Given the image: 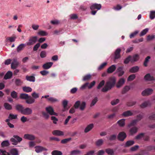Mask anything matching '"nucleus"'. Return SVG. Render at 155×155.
Wrapping results in <instances>:
<instances>
[{
  "label": "nucleus",
  "instance_id": "obj_36",
  "mask_svg": "<svg viewBox=\"0 0 155 155\" xmlns=\"http://www.w3.org/2000/svg\"><path fill=\"white\" fill-rule=\"evenodd\" d=\"M125 119H122L118 121L117 123L120 126L122 127L124 126L125 125Z\"/></svg>",
  "mask_w": 155,
  "mask_h": 155
},
{
  "label": "nucleus",
  "instance_id": "obj_34",
  "mask_svg": "<svg viewBox=\"0 0 155 155\" xmlns=\"http://www.w3.org/2000/svg\"><path fill=\"white\" fill-rule=\"evenodd\" d=\"M134 143V141L132 140H129L126 142L125 145V147H127L133 145Z\"/></svg>",
  "mask_w": 155,
  "mask_h": 155
},
{
  "label": "nucleus",
  "instance_id": "obj_3",
  "mask_svg": "<svg viewBox=\"0 0 155 155\" xmlns=\"http://www.w3.org/2000/svg\"><path fill=\"white\" fill-rule=\"evenodd\" d=\"M37 40V37L36 36H33L31 37L28 42L26 43V44L28 46L31 45L35 43Z\"/></svg>",
  "mask_w": 155,
  "mask_h": 155
},
{
  "label": "nucleus",
  "instance_id": "obj_35",
  "mask_svg": "<svg viewBox=\"0 0 155 155\" xmlns=\"http://www.w3.org/2000/svg\"><path fill=\"white\" fill-rule=\"evenodd\" d=\"M138 128L137 127H134L131 128L130 130V132L131 134H134L137 132Z\"/></svg>",
  "mask_w": 155,
  "mask_h": 155
},
{
  "label": "nucleus",
  "instance_id": "obj_25",
  "mask_svg": "<svg viewBox=\"0 0 155 155\" xmlns=\"http://www.w3.org/2000/svg\"><path fill=\"white\" fill-rule=\"evenodd\" d=\"M35 100L31 97L30 96H29V98H28L26 100V103L28 104H31L34 103L35 102Z\"/></svg>",
  "mask_w": 155,
  "mask_h": 155
},
{
  "label": "nucleus",
  "instance_id": "obj_42",
  "mask_svg": "<svg viewBox=\"0 0 155 155\" xmlns=\"http://www.w3.org/2000/svg\"><path fill=\"white\" fill-rule=\"evenodd\" d=\"M4 107L5 108L8 110H10L12 109V106L8 103H5L4 104Z\"/></svg>",
  "mask_w": 155,
  "mask_h": 155
},
{
  "label": "nucleus",
  "instance_id": "obj_5",
  "mask_svg": "<svg viewBox=\"0 0 155 155\" xmlns=\"http://www.w3.org/2000/svg\"><path fill=\"white\" fill-rule=\"evenodd\" d=\"M153 90L151 88H148L144 90L142 93V95L143 96H147L151 94Z\"/></svg>",
  "mask_w": 155,
  "mask_h": 155
},
{
  "label": "nucleus",
  "instance_id": "obj_13",
  "mask_svg": "<svg viewBox=\"0 0 155 155\" xmlns=\"http://www.w3.org/2000/svg\"><path fill=\"white\" fill-rule=\"evenodd\" d=\"M14 83L16 86H21L23 83L22 80L18 78H16L15 79Z\"/></svg>",
  "mask_w": 155,
  "mask_h": 155
},
{
  "label": "nucleus",
  "instance_id": "obj_22",
  "mask_svg": "<svg viewBox=\"0 0 155 155\" xmlns=\"http://www.w3.org/2000/svg\"><path fill=\"white\" fill-rule=\"evenodd\" d=\"M144 79L145 80L148 81H151L154 80V78L151 76L149 74H147L145 76Z\"/></svg>",
  "mask_w": 155,
  "mask_h": 155
},
{
  "label": "nucleus",
  "instance_id": "obj_8",
  "mask_svg": "<svg viewBox=\"0 0 155 155\" xmlns=\"http://www.w3.org/2000/svg\"><path fill=\"white\" fill-rule=\"evenodd\" d=\"M32 110L30 108L27 107L24 108L22 114L25 115H29L32 114Z\"/></svg>",
  "mask_w": 155,
  "mask_h": 155
},
{
  "label": "nucleus",
  "instance_id": "obj_31",
  "mask_svg": "<svg viewBox=\"0 0 155 155\" xmlns=\"http://www.w3.org/2000/svg\"><path fill=\"white\" fill-rule=\"evenodd\" d=\"M15 108L17 110L22 113V111L24 109V108L22 105L20 104L17 105L16 106Z\"/></svg>",
  "mask_w": 155,
  "mask_h": 155
},
{
  "label": "nucleus",
  "instance_id": "obj_28",
  "mask_svg": "<svg viewBox=\"0 0 155 155\" xmlns=\"http://www.w3.org/2000/svg\"><path fill=\"white\" fill-rule=\"evenodd\" d=\"M139 59V55L136 54L134 55L132 57H131V61L132 62L137 61Z\"/></svg>",
  "mask_w": 155,
  "mask_h": 155
},
{
  "label": "nucleus",
  "instance_id": "obj_38",
  "mask_svg": "<svg viewBox=\"0 0 155 155\" xmlns=\"http://www.w3.org/2000/svg\"><path fill=\"white\" fill-rule=\"evenodd\" d=\"M23 91L26 92H29L32 91V88L29 87H23Z\"/></svg>",
  "mask_w": 155,
  "mask_h": 155
},
{
  "label": "nucleus",
  "instance_id": "obj_45",
  "mask_svg": "<svg viewBox=\"0 0 155 155\" xmlns=\"http://www.w3.org/2000/svg\"><path fill=\"white\" fill-rule=\"evenodd\" d=\"M40 55L41 58H45L46 56L47 53L45 51H42L40 53Z\"/></svg>",
  "mask_w": 155,
  "mask_h": 155
},
{
  "label": "nucleus",
  "instance_id": "obj_40",
  "mask_svg": "<svg viewBox=\"0 0 155 155\" xmlns=\"http://www.w3.org/2000/svg\"><path fill=\"white\" fill-rule=\"evenodd\" d=\"M105 151L106 152V153H107L108 154L110 155H114V152L113 151V150L112 149L110 148H108L106 149Z\"/></svg>",
  "mask_w": 155,
  "mask_h": 155
},
{
  "label": "nucleus",
  "instance_id": "obj_52",
  "mask_svg": "<svg viewBox=\"0 0 155 155\" xmlns=\"http://www.w3.org/2000/svg\"><path fill=\"white\" fill-rule=\"evenodd\" d=\"M11 95L13 98H16L17 97V93L15 91H13L11 93Z\"/></svg>",
  "mask_w": 155,
  "mask_h": 155
},
{
  "label": "nucleus",
  "instance_id": "obj_54",
  "mask_svg": "<svg viewBox=\"0 0 155 155\" xmlns=\"http://www.w3.org/2000/svg\"><path fill=\"white\" fill-rule=\"evenodd\" d=\"M86 103L85 102H82L80 104V109L81 110H83L85 107Z\"/></svg>",
  "mask_w": 155,
  "mask_h": 155
},
{
  "label": "nucleus",
  "instance_id": "obj_18",
  "mask_svg": "<svg viewBox=\"0 0 155 155\" xmlns=\"http://www.w3.org/2000/svg\"><path fill=\"white\" fill-rule=\"evenodd\" d=\"M53 64V63L51 62H47L43 64L42 67L45 69H48L50 68Z\"/></svg>",
  "mask_w": 155,
  "mask_h": 155
},
{
  "label": "nucleus",
  "instance_id": "obj_27",
  "mask_svg": "<svg viewBox=\"0 0 155 155\" xmlns=\"http://www.w3.org/2000/svg\"><path fill=\"white\" fill-rule=\"evenodd\" d=\"M151 104L149 101H145L143 103L140 105L141 107L144 108L146 107L150 106Z\"/></svg>",
  "mask_w": 155,
  "mask_h": 155
},
{
  "label": "nucleus",
  "instance_id": "obj_64",
  "mask_svg": "<svg viewBox=\"0 0 155 155\" xmlns=\"http://www.w3.org/2000/svg\"><path fill=\"white\" fill-rule=\"evenodd\" d=\"M139 32V31H135L134 32H133L130 34V38H131L133 37H134Z\"/></svg>",
  "mask_w": 155,
  "mask_h": 155
},
{
  "label": "nucleus",
  "instance_id": "obj_7",
  "mask_svg": "<svg viewBox=\"0 0 155 155\" xmlns=\"http://www.w3.org/2000/svg\"><path fill=\"white\" fill-rule=\"evenodd\" d=\"M46 110L47 112L51 115H57V113L54 112L53 109L51 106H49L46 108Z\"/></svg>",
  "mask_w": 155,
  "mask_h": 155
},
{
  "label": "nucleus",
  "instance_id": "obj_57",
  "mask_svg": "<svg viewBox=\"0 0 155 155\" xmlns=\"http://www.w3.org/2000/svg\"><path fill=\"white\" fill-rule=\"evenodd\" d=\"M8 118L10 120L16 119L17 118V115L16 114H10L8 116Z\"/></svg>",
  "mask_w": 155,
  "mask_h": 155
},
{
  "label": "nucleus",
  "instance_id": "obj_30",
  "mask_svg": "<svg viewBox=\"0 0 155 155\" xmlns=\"http://www.w3.org/2000/svg\"><path fill=\"white\" fill-rule=\"evenodd\" d=\"M70 153L71 155H77L81 154V152L79 150H76L71 151Z\"/></svg>",
  "mask_w": 155,
  "mask_h": 155
},
{
  "label": "nucleus",
  "instance_id": "obj_46",
  "mask_svg": "<svg viewBox=\"0 0 155 155\" xmlns=\"http://www.w3.org/2000/svg\"><path fill=\"white\" fill-rule=\"evenodd\" d=\"M69 17L70 19L75 20L78 18V16L76 14H71L69 15Z\"/></svg>",
  "mask_w": 155,
  "mask_h": 155
},
{
  "label": "nucleus",
  "instance_id": "obj_2",
  "mask_svg": "<svg viewBox=\"0 0 155 155\" xmlns=\"http://www.w3.org/2000/svg\"><path fill=\"white\" fill-rule=\"evenodd\" d=\"M22 140V138L16 135H13V137L10 139V141L12 143V144L14 145H17L18 143H20Z\"/></svg>",
  "mask_w": 155,
  "mask_h": 155
},
{
  "label": "nucleus",
  "instance_id": "obj_55",
  "mask_svg": "<svg viewBox=\"0 0 155 155\" xmlns=\"http://www.w3.org/2000/svg\"><path fill=\"white\" fill-rule=\"evenodd\" d=\"M98 101L97 98V97H95L92 101V102L90 104V106L92 107L94 106Z\"/></svg>",
  "mask_w": 155,
  "mask_h": 155
},
{
  "label": "nucleus",
  "instance_id": "obj_21",
  "mask_svg": "<svg viewBox=\"0 0 155 155\" xmlns=\"http://www.w3.org/2000/svg\"><path fill=\"white\" fill-rule=\"evenodd\" d=\"M94 124H91L88 125L85 128L84 130L85 133H87L91 130L93 127Z\"/></svg>",
  "mask_w": 155,
  "mask_h": 155
},
{
  "label": "nucleus",
  "instance_id": "obj_33",
  "mask_svg": "<svg viewBox=\"0 0 155 155\" xmlns=\"http://www.w3.org/2000/svg\"><path fill=\"white\" fill-rule=\"evenodd\" d=\"M9 145V142L8 140L3 141L1 143V146L2 147H8Z\"/></svg>",
  "mask_w": 155,
  "mask_h": 155
},
{
  "label": "nucleus",
  "instance_id": "obj_51",
  "mask_svg": "<svg viewBox=\"0 0 155 155\" xmlns=\"http://www.w3.org/2000/svg\"><path fill=\"white\" fill-rule=\"evenodd\" d=\"M136 76L135 74H132L130 75L127 78V81H131L134 79L135 78Z\"/></svg>",
  "mask_w": 155,
  "mask_h": 155
},
{
  "label": "nucleus",
  "instance_id": "obj_50",
  "mask_svg": "<svg viewBox=\"0 0 155 155\" xmlns=\"http://www.w3.org/2000/svg\"><path fill=\"white\" fill-rule=\"evenodd\" d=\"M31 95L33 98L35 99H37L39 97V93L34 92L32 93Z\"/></svg>",
  "mask_w": 155,
  "mask_h": 155
},
{
  "label": "nucleus",
  "instance_id": "obj_63",
  "mask_svg": "<svg viewBox=\"0 0 155 155\" xmlns=\"http://www.w3.org/2000/svg\"><path fill=\"white\" fill-rule=\"evenodd\" d=\"M40 46V44L39 43H37L35 45L33 48V50L34 51H37L38 49V48Z\"/></svg>",
  "mask_w": 155,
  "mask_h": 155
},
{
  "label": "nucleus",
  "instance_id": "obj_41",
  "mask_svg": "<svg viewBox=\"0 0 155 155\" xmlns=\"http://www.w3.org/2000/svg\"><path fill=\"white\" fill-rule=\"evenodd\" d=\"M149 30V28H147L143 29L140 33V36H142L145 35L148 31Z\"/></svg>",
  "mask_w": 155,
  "mask_h": 155
},
{
  "label": "nucleus",
  "instance_id": "obj_58",
  "mask_svg": "<svg viewBox=\"0 0 155 155\" xmlns=\"http://www.w3.org/2000/svg\"><path fill=\"white\" fill-rule=\"evenodd\" d=\"M131 56H129L128 57L126 58L124 60V63L125 64H128L131 60Z\"/></svg>",
  "mask_w": 155,
  "mask_h": 155
},
{
  "label": "nucleus",
  "instance_id": "obj_49",
  "mask_svg": "<svg viewBox=\"0 0 155 155\" xmlns=\"http://www.w3.org/2000/svg\"><path fill=\"white\" fill-rule=\"evenodd\" d=\"M103 143V140L102 139L98 140L96 142V145L97 146H100Z\"/></svg>",
  "mask_w": 155,
  "mask_h": 155
},
{
  "label": "nucleus",
  "instance_id": "obj_29",
  "mask_svg": "<svg viewBox=\"0 0 155 155\" xmlns=\"http://www.w3.org/2000/svg\"><path fill=\"white\" fill-rule=\"evenodd\" d=\"M15 39L16 38L15 37H8L6 38L5 41L6 42L8 41L12 42L15 41Z\"/></svg>",
  "mask_w": 155,
  "mask_h": 155
},
{
  "label": "nucleus",
  "instance_id": "obj_15",
  "mask_svg": "<svg viewBox=\"0 0 155 155\" xmlns=\"http://www.w3.org/2000/svg\"><path fill=\"white\" fill-rule=\"evenodd\" d=\"M52 134L54 135L58 136H63L64 135V133L63 132L58 130H54L52 132Z\"/></svg>",
  "mask_w": 155,
  "mask_h": 155
},
{
  "label": "nucleus",
  "instance_id": "obj_32",
  "mask_svg": "<svg viewBox=\"0 0 155 155\" xmlns=\"http://www.w3.org/2000/svg\"><path fill=\"white\" fill-rule=\"evenodd\" d=\"M139 68L137 66H134L130 70V72L134 73L138 71L139 70Z\"/></svg>",
  "mask_w": 155,
  "mask_h": 155
},
{
  "label": "nucleus",
  "instance_id": "obj_23",
  "mask_svg": "<svg viewBox=\"0 0 155 155\" xmlns=\"http://www.w3.org/2000/svg\"><path fill=\"white\" fill-rule=\"evenodd\" d=\"M123 67H119L117 69V71L118 73V76L119 77L122 76L124 73V71H123Z\"/></svg>",
  "mask_w": 155,
  "mask_h": 155
},
{
  "label": "nucleus",
  "instance_id": "obj_12",
  "mask_svg": "<svg viewBox=\"0 0 155 155\" xmlns=\"http://www.w3.org/2000/svg\"><path fill=\"white\" fill-rule=\"evenodd\" d=\"M35 151L39 153L42 151H47V150L45 148L41 146H37L35 147Z\"/></svg>",
  "mask_w": 155,
  "mask_h": 155
},
{
  "label": "nucleus",
  "instance_id": "obj_47",
  "mask_svg": "<svg viewBox=\"0 0 155 155\" xmlns=\"http://www.w3.org/2000/svg\"><path fill=\"white\" fill-rule=\"evenodd\" d=\"M150 18L151 19H153L155 18V11H152L150 12Z\"/></svg>",
  "mask_w": 155,
  "mask_h": 155
},
{
  "label": "nucleus",
  "instance_id": "obj_9",
  "mask_svg": "<svg viewBox=\"0 0 155 155\" xmlns=\"http://www.w3.org/2000/svg\"><path fill=\"white\" fill-rule=\"evenodd\" d=\"M126 137V135L124 132L120 133L117 136L118 139L121 141H123Z\"/></svg>",
  "mask_w": 155,
  "mask_h": 155
},
{
  "label": "nucleus",
  "instance_id": "obj_62",
  "mask_svg": "<svg viewBox=\"0 0 155 155\" xmlns=\"http://www.w3.org/2000/svg\"><path fill=\"white\" fill-rule=\"evenodd\" d=\"M71 138H69L67 139H65L63 140H61V143H65L69 141L70 140H71Z\"/></svg>",
  "mask_w": 155,
  "mask_h": 155
},
{
  "label": "nucleus",
  "instance_id": "obj_10",
  "mask_svg": "<svg viewBox=\"0 0 155 155\" xmlns=\"http://www.w3.org/2000/svg\"><path fill=\"white\" fill-rule=\"evenodd\" d=\"M136 111H131L128 110L124 112L122 114V115L125 117H127L131 116L134 114L135 112H136Z\"/></svg>",
  "mask_w": 155,
  "mask_h": 155
},
{
  "label": "nucleus",
  "instance_id": "obj_1",
  "mask_svg": "<svg viewBox=\"0 0 155 155\" xmlns=\"http://www.w3.org/2000/svg\"><path fill=\"white\" fill-rule=\"evenodd\" d=\"M116 82L115 78L114 77L110 78L106 82L104 86L101 89L103 92H106L110 90L114 87Z\"/></svg>",
  "mask_w": 155,
  "mask_h": 155
},
{
  "label": "nucleus",
  "instance_id": "obj_19",
  "mask_svg": "<svg viewBox=\"0 0 155 155\" xmlns=\"http://www.w3.org/2000/svg\"><path fill=\"white\" fill-rule=\"evenodd\" d=\"M11 155H19L18 151L16 148H13L11 149L9 151Z\"/></svg>",
  "mask_w": 155,
  "mask_h": 155
},
{
  "label": "nucleus",
  "instance_id": "obj_16",
  "mask_svg": "<svg viewBox=\"0 0 155 155\" xmlns=\"http://www.w3.org/2000/svg\"><path fill=\"white\" fill-rule=\"evenodd\" d=\"M125 82V80L124 78H121L120 79L116 85L117 87L119 88L121 87L124 84Z\"/></svg>",
  "mask_w": 155,
  "mask_h": 155
},
{
  "label": "nucleus",
  "instance_id": "obj_26",
  "mask_svg": "<svg viewBox=\"0 0 155 155\" xmlns=\"http://www.w3.org/2000/svg\"><path fill=\"white\" fill-rule=\"evenodd\" d=\"M26 45L24 44H21L19 45L17 47V51L18 52H19L25 47Z\"/></svg>",
  "mask_w": 155,
  "mask_h": 155
},
{
  "label": "nucleus",
  "instance_id": "obj_39",
  "mask_svg": "<svg viewBox=\"0 0 155 155\" xmlns=\"http://www.w3.org/2000/svg\"><path fill=\"white\" fill-rule=\"evenodd\" d=\"M51 154L52 155H62V152L60 151L57 150H54L53 151L52 153Z\"/></svg>",
  "mask_w": 155,
  "mask_h": 155
},
{
  "label": "nucleus",
  "instance_id": "obj_48",
  "mask_svg": "<svg viewBox=\"0 0 155 155\" xmlns=\"http://www.w3.org/2000/svg\"><path fill=\"white\" fill-rule=\"evenodd\" d=\"M48 101H51L52 102H54L58 101V100L55 98H53L52 97H50L47 99Z\"/></svg>",
  "mask_w": 155,
  "mask_h": 155
},
{
  "label": "nucleus",
  "instance_id": "obj_43",
  "mask_svg": "<svg viewBox=\"0 0 155 155\" xmlns=\"http://www.w3.org/2000/svg\"><path fill=\"white\" fill-rule=\"evenodd\" d=\"M138 122L137 119H135L132 120L131 122L128 125V127H130L132 126H134L136 125L137 123Z\"/></svg>",
  "mask_w": 155,
  "mask_h": 155
},
{
  "label": "nucleus",
  "instance_id": "obj_20",
  "mask_svg": "<svg viewBox=\"0 0 155 155\" xmlns=\"http://www.w3.org/2000/svg\"><path fill=\"white\" fill-rule=\"evenodd\" d=\"M12 76V73L10 71H8L4 77V79L7 80L11 78Z\"/></svg>",
  "mask_w": 155,
  "mask_h": 155
},
{
  "label": "nucleus",
  "instance_id": "obj_4",
  "mask_svg": "<svg viewBox=\"0 0 155 155\" xmlns=\"http://www.w3.org/2000/svg\"><path fill=\"white\" fill-rule=\"evenodd\" d=\"M19 65V63L16 58L13 59L11 63V68L14 69L17 68Z\"/></svg>",
  "mask_w": 155,
  "mask_h": 155
},
{
  "label": "nucleus",
  "instance_id": "obj_14",
  "mask_svg": "<svg viewBox=\"0 0 155 155\" xmlns=\"http://www.w3.org/2000/svg\"><path fill=\"white\" fill-rule=\"evenodd\" d=\"M120 51L121 50L119 48L116 50L114 52V59H118L120 58Z\"/></svg>",
  "mask_w": 155,
  "mask_h": 155
},
{
  "label": "nucleus",
  "instance_id": "obj_44",
  "mask_svg": "<svg viewBox=\"0 0 155 155\" xmlns=\"http://www.w3.org/2000/svg\"><path fill=\"white\" fill-rule=\"evenodd\" d=\"M38 35L41 36H45L48 35V33L45 31H40L38 33Z\"/></svg>",
  "mask_w": 155,
  "mask_h": 155
},
{
  "label": "nucleus",
  "instance_id": "obj_37",
  "mask_svg": "<svg viewBox=\"0 0 155 155\" xmlns=\"http://www.w3.org/2000/svg\"><path fill=\"white\" fill-rule=\"evenodd\" d=\"M29 97V96L28 94H21L20 98L22 99H26V100Z\"/></svg>",
  "mask_w": 155,
  "mask_h": 155
},
{
  "label": "nucleus",
  "instance_id": "obj_53",
  "mask_svg": "<svg viewBox=\"0 0 155 155\" xmlns=\"http://www.w3.org/2000/svg\"><path fill=\"white\" fill-rule=\"evenodd\" d=\"M60 21L57 20H51V23L54 25H57L60 23Z\"/></svg>",
  "mask_w": 155,
  "mask_h": 155
},
{
  "label": "nucleus",
  "instance_id": "obj_6",
  "mask_svg": "<svg viewBox=\"0 0 155 155\" xmlns=\"http://www.w3.org/2000/svg\"><path fill=\"white\" fill-rule=\"evenodd\" d=\"M101 8V5L100 4L94 3L92 4L90 6V9L91 10L97 9V10H100Z\"/></svg>",
  "mask_w": 155,
  "mask_h": 155
},
{
  "label": "nucleus",
  "instance_id": "obj_17",
  "mask_svg": "<svg viewBox=\"0 0 155 155\" xmlns=\"http://www.w3.org/2000/svg\"><path fill=\"white\" fill-rule=\"evenodd\" d=\"M116 69V65L114 64L112 65L107 69V73L109 74L111 73L115 70Z\"/></svg>",
  "mask_w": 155,
  "mask_h": 155
},
{
  "label": "nucleus",
  "instance_id": "obj_60",
  "mask_svg": "<svg viewBox=\"0 0 155 155\" xmlns=\"http://www.w3.org/2000/svg\"><path fill=\"white\" fill-rule=\"evenodd\" d=\"M105 83V81L104 80L101 81L99 84V85L97 87V89H100L104 85Z\"/></svg>",
  "mask_w": 155,
  "mask_h": 155
},
{
  "label": "nucleus",
  "instance_id": "obj_56",
  "mask_svg": "<svg viewBox=\"0 0 155 155\" xmlns=\"http://www.w3.org/2000/svg\"><path fill=\"white\" fill-rule=\"evenodd\" d=\"M107 64L106 62H104L98 68V70H101Z\"/></svg>",
  "mask_w": 155,
  "mask_h": 155
},
{
  "label": "nucleus",
  "instance_id": "obj_11",
  "mask_svg": "<svg viewBox=\"0 0 155 155\" xmlns=\"http://www.w3.org/2000/svg\"><path fill=\"white\" fill-rule=\"evenodd\" d=\"M24 138L26 139L32 140H35V137L34 135L27 134L24 135Z\"/></svg>",
  "mask_w": 155,
  "mask_h": 155
},
{
  "label": "nucleus",
  "instance_id": "obj_59",
  "mask_svg": "<svg viewBox=\"0 0 155 155\" xmlns=\"http://www.w3.org/2000/svg\"><path fill=\"white\" fill-rule=\"evenodd\" d=\"M155 38V35H148L147 38V41H150L153 40Z\"/></svg>",
  "mask_w": 155,
  "mask_h": 155
},
{
  "label": "nucleus",
  "instance_id": "obj_24",
  "mask_svg": "<svg viewBox=\"0 0 155 155\" xmlns=\"http://www.w3.org/2000/svg\"><path fill=\"white\" fill-rule=\"evenodd\" d=\"M25 78L26 80L29 81L34 82L35 81V78L34 76L27 75L26 76Z\"/></svg>",
  "mask_w": 155,
  "mask_h": 155
},
{
  "label": "nucleus",
  "instance_id": "obj_61",
  "mask_svg": "<svg viewBox=\"0 0 155 155\" xmlns=\"http://www.w3.org/2000/svg\"><path fill=\"white\" fill-rule=\"evenodd\" d=\"M81 102L80 101H77L74 105V107L75 109H77L80 106Z\"/></svg>",
  "mask_w": 155,
  "mask_h": 155
}]
</instances>
